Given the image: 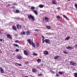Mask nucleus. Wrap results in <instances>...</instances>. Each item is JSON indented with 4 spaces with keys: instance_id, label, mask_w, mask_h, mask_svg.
<instances>
[{
    "instance_id": "20e7f679",
    "label": "nucleus",
    "mask_w": 77,
    "mask_h": 77,
    "mask_svg": "<svg viewBox=\"0 0 77 77\" xmlns=\"http://www.w3.org/2000/svg\"><path fill=\"white\" fill-rule=\"evenodd\" d=\"M7 36L8 38H9L10 39H11L12 38L11 35H10L9 34H7Z\"/></svg>"
},
{
    "instance_id": "2f4dec72",
    "label": "nucleus",
    "mask_w": 77,
    "mask_h": 77,
    "mask_svg": "<svg viewBox=\"0 0 77 77\" xmlns=\"http://www.w3.org/2000/svg\"><path fill=\"white\" fill-rule=\"evenodd\" d=\"M19 12H20V11L18 10H17L16 11V13H19Z\"/></svg>"
},
{
    "instance_id": "f8f14e48",
    "label": "nucleus",
    "mask_w": 77,
    "mask_h": 77,
    "mask_svg": "<svg viewBox=\"0 0 77 77\" xmlns=\"http://www.w3.org/2000/svg\"><path fill=\"white\" fill-rule=\"evenodd\" d=\"M30 32L27 31L26 32V35H30Z\"/></svg>"
},
{
    "instance_id": "ea45409f",
    "label": "nucleus",
    "mask_w": 77,
    "mask_h": 77,
    "mask_svg": "<svg viewBox=\"0 0 77 77\" xmlns=\"http://www.w3.org/2000/svg\"><path fill=\"white\" fill-rule=\"evenodd\" d=\"M57 18H60V17H59V16H57Z\"/></svg>"
},
{
    "instance_id": "72a5a7b5",
    "label": "nucleus",
    "mask_w": 77,
    "mask_h": 77,
    "mask_svg": "<svg viewBox=\"0 0 77 77\" xmlns=\"http://www.w3.org/2000/svg\"><path fill=\"white\" fill-rule=\"evenodd\" d=\"M51 73H53V74L54 73V72L52 70H51Z\"/></svg>"
},
{
    "instance_id": "393cba45",
    "label": "nucleus",
    "mask_w": 77,
    "mask_h": 77,
    "mask_svg": "<svg viewBox=\"0 0 77 77\" xmlns=\"http://www.w3.org/2000/svg\"><path fill=\"white\" fill-rule=\"evenodd\" d=\"M25 32L24 31L23 32H21V35H25Z\"/></svg>"
},
{
    "instance_id": "dca6fc26",
    "label": "nucleus",
    "mask_w": 77,
    "mask_h": 77,
    "mask_svg": "<svg viewBox=\"0 0 77 77\" xmlns=\"http://www.w3.org/2000/svg\"><path fill=\"white\" fill-rule=\"evenodd\" d=\"M45 20L47 22L48 20V19L47 17H45Z\"/></svg>"
},
{
    "instance_id": "8fccbe9b",
    "label": "nucleus",
    "mask_w": 77,
    "mask_h": 77,
    "mask_svg": "<svg viewBox=\"0 0 77 77\" xmlns=\"http://www.w3.org/2000/svg\"><path fill=\"white\" fill-rule=\"evenodd\" d=\"M37 68H39V67L38 66H37Z\"/></svg>"
},
{
    "instance_id": "4be33fe9",
    "label": "nucleus",
    "mask_w": 77,
    "mask_h": 77,
    "mask_svg": "<svg viewBox=\"0 0 77 77\" xmlns=\"http://www.w3.org/2000/svg\"><path fill=\"white\" fill-rule=\"evenodd\" d=\"M74 76L75 77H77V73H74Z\"/></svg>"
},
{
    "instance_id": "4c0bfd02",
    "label": "nucleus",
    "mask_w": 77,
    "mask_h": 77,
    "mask_svg": "<svg viewBox=\"0 0 77 77\" xmlns=\"http://www.w3.org/2000/svg\"><path fill=\"white\" fill-rule=\"evenodd\" d=\"M63 53H64V54H67V53L66 51H64Z\"/></svg>"
},
{
    "instance_id": "f704fd0d",
    "label": "nucleus",
    "mask_w": 77,
    "mask_h": 77,
    "mask_svg": "<svg viewBox=\"0 0 77 77\" xmlns=\"http://www.w3.org/2000/svg\"><path fill=\"white\" fill-rule=\"evenodd\" d=\"M75 7L76 8H77V4H75Z\"/></svg>"
},
{
    "instance_id": "6e6d98bb",
    "label": "nucleus",
    "mask_w": 77,
    "mask_h": 77,
    "mask_svg": "<svg viewBox=\"0 0 77 77\" xmlns=\"http://www.w3.org/2000/svg\"><path fill=\"white\" fill-rule=\"evenodd\" d=\"M1 33V32H0V33Z\"/></svg>"
},
{
    "instance_id": "58836bf2",
    "label": "nucleus",
    "mask_w": 77,
    "mask_h": 77,
    "mask_svg": "<svg viewBox=\"0 0 77 77\" xmlns=\"http://www.w3.org/2000/svg\"><path fill=\"white\" fill-rule=\"evenodd\" d=\"M17 65H19V66H21V64H20L19 63H17Z\"/></svg>"
},
{
    "instance_id": "864d4df0",
    "label": "nucleus",
    "mask_w": 77,
    "mask_h": 77,
    "mask_svg": "<svg viewBox=\"0 0 77 77\" xmlns=\"http://www.w3.org/2000/svg\"><path fill=\"white\" fill-rule=\"evenodd\" d=\"M26 63V64H27V63Z\"/></svg>"
},
{
    "instance_id": "9d476101",
    "label": "nucleus",
    "mask_w": 77,
    "mask_h": 77,
    "mask_svg": "<svg viewBox=\"0 0 77 77\" xmlns=\"http://www.w3.org/2000/svg\"><path fill=\"white\" fill-rule=\"evenodd\" d=\"M0 71H1V73H4V71H3V68H0Z\"/></svg>"
},
{
    "instance_id": "a19ab883",
    "label": "nucleus",
    "mask_w": 77,
    "mask_h": 77,
    "mask_svg": "<svg viewBox=\"0 0 77 77\" xmlns=\"http://www.w3.org/2000/svg\"><path fill=\"white\" fill-rule=\"evenodd\" d=\"M42 75V74H38V75H39V76H41V75Z\"/></svg>"
},
{
    "instance_id": "b1692460",
    "label": "nucleus",
    "mask_w": 77,
    "mask_h": 77,
    "mask_svg": "<svg viewBox=\"0 0 77 77\" xmlns=\"http://www.w3.org/2000/svg\"><path fill=\"white\" fill-rule=\"evenodd\" d=\"M31 9H32V10H34V9H35V8L33 6H32L31 7Z\"/></svg>"
},
{
    "instance_id": "603ef678",
    "label": "nucleus",
    "mask_w": 77,
    "mask_h": 77,
    "mask_svg": "<svg viewBox=\"0 0 77 77\" xmlns=\"http://www.w3.org/2000/svg\"><path fill=\"white\" fill-rule=\"evenodd\" d=\"M25 77H28L27 76H26Z\"/></svg>"
},
{
    "instance_id": "f3484780",
    "label": "nucleus",
    "mask_w": 77,
    "mask_h": 77,
    "mask_svg": "<svg viewBox=\"0 0 77 77\" xmlns=\"http://www.w3.org/2000/svg\"><path fill=\"white\" fill-rule=\"evenodd\" d=\"M59 57V56H56L55 57H54V59H58Z\"/></svg>"
},
{
    "instance_id": "6e6552de",
    "label": "nucleus",
    "mask_w": 77,
    "mask_h": 77,
    "mask_svg": "<svg viewBox=\"0 0 77 77\" xmlns=\"http://www.w3.org/2000/svg\"><path fill=\"white\" fill-rule=\"evenodd\" d=\"M17 27L18 29H20L21 28V26L19 25H17Z\"/></svg>"
},
{
    "instance_id": "c85d7f7f",
    "label": "nucleus",
    "mask_w": 77,
    "mask_h": 77,
    "mask_svg": "<svg viewBox=\"0 0 77 77\" xmlns=\"http://www.w3.org/2000/svg\"><path fill=\"white\" fill-rule=\"evenodd\" d=\"M33 55H34V56H38V54L35 53H34L33 54Z\"/></svg>"
},
{
    "instance_id": "1a4fd4ad",
    "label": "nucleus",
    "mask_w": 77,
    "mask_h": 77,
    "mask_svg": "<svg viewBox=\"0 0 77 77\" xmlns=\"http://www.w3.org/2000/svg\"><path fill=\"white\" fill-rule=\"evenodd\" d=\"M44 54L47 55L48 54V52L47 51H44Z\"/></svg>"
},
{
    "instance_id": "37998d69",
    "label": "nucleus",
    "mask_w": 77,
    "mask_h": 77,
    "mask_svg": "<svg viewBox=\"0 0 77 77\" xmlns=\"http://www.w3.org/2000/svg\"><path fill=\"white\" fill-rule=\"evenodd\" d=\"M2 41H3V40H2V39H0V41H1V42H2Z\"/></svg>"
},
{
    "instance_id": "49530a36",
    "label": "nucleus",
    "mask_w": 77,
    "mask_h": 77,
    "mask_svg": "<svg viewBox=\"0 0 77 77\" xmlns=\"http://www.w3.org/2000/svg\"><path fill=\"white\" fill-rule=\"evenodd\" d=\"M15 8L14 6L12 7V8Z\"/></svg>"
},
{
    "instance_id": "79ce46f5",
    "label": "nucleus",
    "mask_w": 77,
    "mask_h": 77,
    "mask_svg": "<svg viewBox=\"0 0 77 77\" xmlns=\"http://www.w3.org/2000/svg\"><path fill=\"white\" fill-rule=\"evenodd\" d=\"M17 4H16V3H14L13 4V5H17Z\"/></svg>"
},
{
    "instance_id": "5701e85b",
    "label": "nucleus",
    "mask_w": 77,
    "mask_h": 77,
    "mask_svg": "<svg viewBox=\"0 0 77 77\" xmlns=\"http://www.w3.org/2000/svg\"><path fill=\"white\" fill-rule=\"evenodd\" d=\"M13 29H14V30H16V27H15V26H13Z\"/></svg>"
},
{
    "instance_id": "0eeeda50",
    "label": "nucleus",
    "mask_w": 77,
    "mask_h": 77,
    "mask_svg": "<svg viewBox=\"0 0 77 77\" xmlns=\"http://www.w3.org/2000/svg\"><path fill=\"white\" fill-rule=\"evenodd\" d=\"M32 11L35 14L38 15V11L36 10H33Z\"/></svg>"
},
{
    "instance_id": "e433bc0d",
    "label": "nucleus",
    "mask_w": 77,
    "mask_h": 77,
    "mask_svg": "<svg viewBox=\"0 0 77 77\" xmlns=\"http://www.w3.org/2000/svg\"><path fill=\"white\" fill-rule=\"evenodd\" d=\"M15 42L18 43V40H16L15 41Z\"/></svg>"
},
{
    "instance_id": "c9c22d12",
    "label": "nucleus",
    "mask_w": 77,
    "mask_h": 77,
    "mask_svg": "<svg viewBox=\"0 0 77 77\" xmlns=\"http://www.w3.org/2000/svg\"><path fill=\"white\" fill-rule=\"evenodd\" d=\"M34 30H35V31H39V29H35Z\"/></svg>"
},
{
    "instance_id": "412c9836",
    "label": "nucleus",
    "mask_w": 77,
    "mask_h": 77,
    "mask_svg": "<svg viewBox=\"0 0 77 77\" xmlns=\"http://www.w3.org/2000/svg\"><path fill=\"white\" fill-rule=\"evenodd\" d=\"M17 58L18 59H22V57L21 56H19L17 57Z\"/></svg>"
},
{
    "instance_id": "cd10ccee",
    "label": "nucleus",
    "mask_w": 77,
    "mask_h": 77,
    "mask_svg": "<svg viewBox=\"0 0 77 77\" xmlns=\"http://www.w3.org/2000/svg\"><path fill=\"white\" fill-rule=\"evenodd\" d=\"M63 16L64 17V18H65L66 20H68V18H67V17H66V16L65 15H63Z\"/></svg>"
},
{
    "instance_id": "7c9ffc66",
    "label": "nucleus",
    "mask_w": 77,
    "mask_h": 77,
    "mask_svg": "<svg viewBox=\"0 0 77 77\" xmlns=\"http://www.w3.org/2000/svg\"><path fill=\"white\" fill-rule=\"evenodd\" d=\"M47 27L48 29H50V27L49 26H47Z\"/></svg>"
},
{
    "instance_id": "473e14b6",
    "label": "nucleus",
    "mask_w": 77,
    "mask_h": 77,
    "mask_svg": "<svg viewBox=\"0 0 77 77\" xmlns=\"http://www.w3.org/2000/svg\"><path fill=\"white\" fill-rule=\"evenodd\" d=\"M36 47H39V43H37V44Z\"/></svg>"
},
{
    "instance_id": "de8ad7c7",
    "label": "nucleus",
    "mask_w": 77,
    "mask_h": 77,
    "mask_svg": "<svg viewBox=\"0 0 77 77\" xmlns=\"http://www.w3.org/2000/svg\"><path fill=\"white\" fill-rule=\"evenodd\" d=\"M57 9H60V7L58 8H57Z\"/></svg>"
},
{
    "instance_id": "4468645a",
    "label": "nucleus",
    "mask_w": 77,
    "mask_h": 77,
    "mask_svg": "<svg viewBox=\"0 0 77 77\" xmlns=\"http://www.w3.org/2000/svg\"><path fill=\"white\" fill-rule=\"evenodd\" d=\"M32 71L33 72H35L36 71V69H33L32 70Z\"/></svg>"
},
{
    "instance_id": "a878e982",
    "label": "nucleus",
    "mask_w": 77,
    "mask_h": 77,
    "mask_svg": "<svg viewBox=\"0 0 77 77\" xmlns=\"http://www.w3.org/2000/svg\"><path fill=\"white\" fill-rule=\"evenodd\" d=\"M59 74H63V72H59Z\"/></svg>"
},
{
    "instance_id": "aec40b11",
    "label": "nucleus",
    "mask_w": 77,
    "mask_h": 77,
    "mask_svg": "<svg viewBox=\"0 0 77 77\" xmlns=\"http://www.w3.org/2000/svg\"><path fill=\"white\" fill-rule=\"evenodd\" d=\"M52 3H53V4L54 5H55V4H56V2H55V0H53L52 1Z\"/></svg>"
},
{
    "instance_id": "a18cd8bd",
    "label": "nucleus",
    "mask_w": 77,
    "mask_h": 77,
    "mask_svg": "<svg viewBox=\"0 0 77 77\" xmlns=\"http://www.w3.org/2000/svg\"><path fill=\"white\" fill-rule=\"evenodd\" d=\"M8 6H11V5L10 4H8Z\"/></svg>"
},
{
    "instance_id": "6ab92c4d",
    "label": "nucleus",
    "mask_w": 77,
    "mask_h": 77,
    "mask_svg": "<svg viewBox=\"0 0 77 77\" xmlns=\"http://www.w3.org/2000/svg\"><path fill=\"white\" fill-rule=\"evenodd\" d=\"M14 46L15 47H18L19 46L17 44H13Z\"/></svg>"
},
{
    "instance_id": "423d86ee",
    "label": "nucleus",
    "mask_w": 77,
    "mask_h": 77,
    "mask_svg": "<svg viewBox=\"0 0 77 77\" xmlns=\"http://www.w3.org/2000/svg\"><path fill=\"white\" fill-rule=\"evenodd\" d=\"M66 48H67V49H71V50L73 49V48L71 46L67 47H66Z\"/></svg>"
},
{
    "instance_id": "c756f323",
    "label": "nucleus",
    "mask_w": 77,
    "mask_h": 77,
    "mask_svg": "<svg viewBox=\"0 0 77 77\" xmlns=\"http://www.w3.org/2000/svg\"><path fill=\"white\" fill-rule=\"evenodd\" d=\"M16 51L17 52H18L19 51V49H17L16 50Z\"/></svg>"
},
{
    "instance_id": "3c124183",
    "label": "nucleus",
    "mask_w": 77,
    "mask_h": 77,
    "mask_svg": "<svg viewBox=\"0 0 77 77\" xmlns=\"http://www.w3.org/2000/svg\"><path fill=\"white\" fill-rule=\"evenodd\" d=\"M68 0V1H71V0Z\"/></svg>"
},
{
    "instance_id": "7ed1b4c3",
    "label": "nucleus",
    "mask_w": 77,
    "mask_h": 77,
    "mask_svg": "<svg viewBox=\"0 0 77 77\" xmlns=\"http://www.w3.org/2000/svg\"><path fill=\"white\" fill-rule=\"evenodd\" d=\"M70 63L71 65H73V66H75V65H76V63H74L72 61L70 62Z\"/></svg>"
},
{
    "instance_id": "a211bd4d",
    "label": "nucleus",
    "mask_w": 77,
    "mask_h": 77,
    "mask_svg": "<svg viewBox=\"0 0 77 77\" xmlns=\"http://www.w3.org/2000/svg\"><path fill=\"white\" fill-rule=\"evenodd\" d=\"M41 60L40 59H38L37 60V62H38V63H39V62H41Z\"/></svg>"
},
{
    "instance_id": "c03bdc74",
    "label": "nucleus",
    "mask_w": 77,
    "mask_h": 77,
    "mask_svg": "<svg viewBox=\"0 0 77 77\" xmlns=\"http://www.w3.org/2000/svg\"><path fill=\"white\" fill-rule=\"evenodd\" d=\"M56 76H57V77L59 76V75H58V74H57V75H56Z\"/></svg>"
},
{
    "instance_id": "2eb2a0df",
    "label": "nucleus",
    "mask_w": 77,
    "mask_h": 77,
    "mask_svg": "<svg viewBox=\"0 0 77 77\" xmlns=\"http://www.w3.org/2000/svg\"><path fill=\"white\" fill-rule=\"evenodd\" d=\"M70 38V37L69 36L67 37L66 38L65 40H69Z\"/></svg>"
},
{
    "instance_id": "ddd939ff",
    "label": "nucleus",
    "mask_w": 77,
    "mask_h": 77,
    "mask_svg": "<svg viewBox=\"0 0 77 77\" xmlns=\"http://www.w3.org/2000/svg\"><path fill=\"white\" fill-rule=\"evenodd\" d=\"M49 40L48 39H47L45 40V42L46 43H49Z\"/></svg>"
},
{
    "instance_id": "bb28decb",
    "label": "nucleus",
    "mask_w": 77,
    "mask_h": 77,
    "mask_svg": "<svg viewBox=\"0 0 77 77\" xmlns=\"http://www.w3.org/2000/svg\"><path fill=\"white\" fill-rule=\"evenodd\" d=\"M42 43H44V36H42Z\"/></svg>"
},
{
    "instance_id": "09e8293b",
    "label": "nucleus",
    "mask_w": 77,
    "mask_h": 77,
    "mask_svg": "<svg viewBox=\"0 0 77 77\" xmlns=\"http://www.w3.org/2000/svg\"><path fill=\"white\" fill-rule=\"evenodd\" d=\"M75 46H76V47H77V45H75Z\"/></svg>"
},
{
    "instance_id": "f257e3e1",
    "label": "nucleus",
    "mask_w": 77,
    "mask_h": 77,
    "mask_svg": "<svg viewBox=\"0 0 77 77\" xmlns=\"http://www.w3.org/2000/svg\"><path fill=\"white\" fill-rule=\"evenodd\" d=\"M27 41L28 42H29L30 45H31V44H32V45L34 47V48H35V45L33 42H31V40H30V39H28Z\"/></svg>"
},
{
    "instance_id": "f03ea898",
    "label": "nucleus",
    "mask_w": 77,
    "mask_h": 77,
    "mask_svg": "<svg viewBox=\"0 0 77 77\" xmlns=\"http://www.w3.org/2000/svg\"><path fill=\"white\" fill-rule=\"evenodd\" d=\"M28 18L29 19H32V21H34L35 20V18L31 14L28 16Z\"/></svg>"
},
{
    "instance_id": "9b49d317",
    "label": "nucleus",
    "mask_w": 77,
    "mask_h": 77,
    "mask_svg": "<svg viewBox=\"0 0 77 77\" xmlns=\"http://www.w3.org/2000/svg\"><path fill=\"white\" fill-rule=\"evenodd\" d=\"M44 6V5H40L38 6V7H39V8H42Z\"/></svg>"
},
{
    "instance_id": "39448f33",
    "label": "nucleus",
    "mask_w": 77,
    "mask_h": 77,
    "mask_svg": "<svg viewBox=\"0 0 77 77\" xmlns=\"http://www.w3.org/2000/svg\"><path fill=\"white\" fill-rule=\"evenodd\" d=\"M23 53L25 55H26V56H27L28 55V54L27 53V52L26 51H24Z\"/></svg>"
},
{
    "instance_id": "5fc2aeb1",
    "label": "nucleus",
    "mask_w": 77,
    "mask_h": 77,
    "mask_svg": "<svg viewBox=\"0 0 77 77\" xmlns=\"http://www.w3.org/2000/svg\"><path fill=\"white\" fill-rule=\"evenodd\" d=\"M27 63H29V62H27Z\"/></svg>"
}]
</instances>
